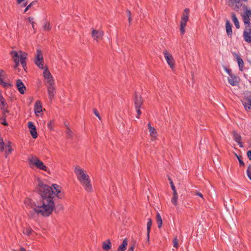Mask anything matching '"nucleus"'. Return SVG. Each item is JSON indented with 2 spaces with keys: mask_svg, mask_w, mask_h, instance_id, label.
<instances>
[{
  "mask_svg": "<svg viewBox=\"0 0 251 251\" xmlns=\"http://www.w3.org/2000/svg\"><path fill=\"white\" fill-rule=\"evenodd\" d=\"M43 28L45 31H50L51 29L50 23L49 22H46L43 25Z\"/></svg>",
  "mask_w": 251,
  "mask_h": 251,
  "instance_id": "32",
  "label": "nucleus"
},
{
  "mask_svg": "<svg viewBox=\"0 0 251 251\" xmlns=\"http://www.w3.org/2000/svg\"><path fill=\"white\" fill-rule=\"evenodd\" d=\"M189 9L185 8L184 12L182 14L180 21V30L181 34H184L185 32V27L187 23L189 20Z\"/></svg>",
  "mask_w": 251,
  "mask_h": 251,
  "instance_id": "6",
  "label": "nucleus"
},
{
  "mask_svg": "<svg viewBox=\"0 0 251 251\" xmlns=\"http://www.w3.org/2000/svg\"><path fill=\"white\" fill-rule=\"evenodd\" d=\"M35 63L40 69H44V59L35 60Z\"/></svg>",
  "mask_w": 251,
  "mask_h": 251,
  "instance_id": "31",
  "label": "nucleus"
},
{
  "mask_svg": "<svg viewBox=\"0 0 251 251\" xmlns=\"http://www.w3.org/2000/svg\"><path fill=\"white\" fill-rule=\"evenodd\" d=\"M32 28L34 29V22H32Z\"/></svg>",
  "mask_w": 251,
  "mask_h": 251,
  "instance_id": "60",
  "label": "nucleus"
},
{
  "mask_svg": "<svg viewBox=\"0 0 251 251\" xmlns=\"http://www.w3.org/2000/svg\"><path fill=\"white\" fill-rule=\"evenodd\" d=\"M43 76L46 80L47 85L54 83L53 77L47 67H45L44 69Z\"/></svg>",
  "mask_w": 251,
  "mask_h": 251,
  "instance_id": "8",
  "label": "nucleus"
},
{
  "mask_svg": "<svg viewBox=\"0 0 251 251\" xmlns=\"http://www.w3.org/2000/svg\"><path fill=\"white\" fill-rule=\"evenodd\" d=\"M16 85V87H17L18 90H19V92L21 94H23L25 93V91L26 90V88H25L24 84L21 81V80H20V79L17 80Z\"/></svg>",
  "mask_w": 251,
  "mask_h": 251,
  "instance_id": "15",
  "label": "nucleus"
},
{
  "mask_svg": "<svg viewBox=\"0 0 251 251\" xmlns=\"http://www.w3.org/2000/svg\"><path fill=\"white\" fill-rule=\"evenodd\" d=\"M35 2V1H32L29 4H28L25 8L24 12H26Z\"/></svg>",
  "mask_w": 251,
  "mask_h": 251,
  "instance_id": "42",
  "label": "nucleus"
},
{
  "mask_svg": "<svg viewBox=\"0 0 251 251\" xmlns=\"http://www.w3.org/2000/svg\"><path fill=\"white\" fill-rule=\"evenodd\" d=\"M91 35L94 40L98 42L102 38L104 35V32L101 30H97L93 28Z\"/></svg>",
  "mask_w": 251,
  "mask_h": 251,
  "instance_id": "9",
  "label": "nucleus"
},
{
  "mask_svg": "<svg viewBox=\"0 0 251 251\" xmlns=\"http://www.w3.org/2000/svg\"><path fill=\"white\" fill-rule=\"evenodd\" d=\"M26 5V3H25V4H24V6H25Z\"/></svg>",
  "mask_w": 251,
  "mask_h": 251,
  "instance_id": "62",
  "label": "nucleus"
},
{
  "mask_svg": "<svg viewBox=\"0 0 251 251\" xmlns=\"http://www.w3.org/2000/svg\"><path fill=\"white\" fill-rule=\"evenodd\" d=\"M247 156L249 159L251 160V151H247Z\"/></svg>",
  "mask_w": 251,
  "mask_h": 251,
  "instance_id": "47",
  "label": "nucleus"
},
{
  "mask_svg": "<svg viewBox=\"0 0 251 251\" xmlns=\"http://www.w3.org/2000/svg\"><path fill=\"white\" fill-rule=\"evenodd\" d=\"M5 73L3 71H0V84L4 87H8L11 86L9 83L5 81Z\"/></svg>",
  "mask_w": 251,
  "mask_h": 251,
  "instance_id": "14",
  "label": "nucleus"
},
{
  "mask_svg": "<svg viewBox=\"0 0 251 251\" xmlns=\"http://www.w3.org/2000/svg\"><path fill=\"white\" fill-rule=\"evenodd\" d=\"M173 194L174 196H178V195H177V193L176 189L174 190H173Z\"/></svg>",
  "mask_w": 251,
  "mask_h": 251,
  "instance_id": "52",
  "label": "nucleus"
},
{
  "mask_svg": "<svg viewBox=\"0 0 251 251\" xmlns=\"http://www.w3.org/2000/svg\"><path fill=\"white\" fill-rule=\"evenodd\" d=\"M243 36L247 43H251V26H245Z\"/></svg>",
  "mask_w": 251,
  "mask_h": 251,
  "instance_id": "10",
  "label": "nucleus"
},
{
  "mask_svg": "<svg viewBox=\"0 0 251 251\" xmlns=\"http://www.w3.org/2000/svg\"><path fill=\"white\" fill-rule=\"evenodd\" d=\"M20 251H26V250L23 247L20 248Z\"/></svg>",
  "mask_w": 251,
  "mask_h": 251,
  "instance_id": "59",
  "label": "nucleus"
},
{
  "mask_svg": "<svg viewBox=\"0 0 251 251\" xmlns=\"http://www.w3.org/2000/svg\"><path fill=\"white\" fill-rule=\"evenodd\" d=\"M238 79V77L234 75L230 76L228 78V82L232 86H236L238 84L239 82Z\"/></svg>",
  "mask_w": 251,
  "mask_h": 251,
  "instance_id": "21",
  "label": "nucleus"
},
{
  "mask_svg": "<svg viewBox=\"0 0 251 251\" xmlns=\"http://www.w3.org/2000/svg\"><path fill=\"white\" fill-rule=\"evenodd\" d=\"M177 201L178 196H173V197L171 199V202L176 206L177 205Z\"/></svg>",
  "mask_w": 251,
  "mask_h": 251,
  "instance_id": "36",
  "label": "nucleus"
},
{
  "mask_svg": "<svg viewBox=\"0 0 251 251\" xmlns=\"http://www.w3.org/2000/svg\"><path fill=\"white\" fill-rule=\"evenodd\" d=\"M37 189L42 198L41 204L31 205V208L37 215L43 217H48L51 215L54 207L53 199L55 197L62 199L64 197V193L62 187L53 184L50 186L44 183L40 179H37Z\"/></svg>",
  "mask_w": 251,
  "mask_h": 251,
  "instance_id": "1",
  "label": "nucleus"
},
{
  "mask_svg": "<svg viewBox=\"0 0 251 251\" xmlns=\"http://www.w3.org/2000/svg\"><path fill=\"white\" fill-rule=\"evenodd\" d=\"M28 21H29V22H30L31 23H32V22H33V18H32V17H29V18H28Z\"/></svg>",
  "mask_w": 251,
  "mask_h": 251,
  "instance_id": "54",
  "label": "nucleus"
},
{
  "mask_svg": "<svg viewBox=\"0 0 251 251\" xmlns=\"http://www.w3.org/2000/svg\"><path fill=\"white\" fill-rule=\"evenodd\" d=\"M236 58L237 59V61L238 62V64L239 67V69L240 71H243V69L244 65V63L243 59L240 57V56L237 54H235Z\"/></svg>",
  "mask_w": 251,
  "mask_h": 251,
  "instance_id": "23",
  "label": "nucleus"
},
{
  "mask_svg": "<svg viewBox=\"0 0 251 251\" xmlns=\"http://www.w3.org/2000/svg\"><path fill=\"white\" fill-rule=\"evenodd\" d=\"M29 164L31 167H36L37 168L43 170L47 171V167L44 165L43 162L41 161L37 156L30 155L28 159Z\"/></svg>",
  "mask_w": 251,
  "mask_h": 251,
  "instance_id": "4",
  "label": "nucleus"
},
{
  "mask_svg": "<svg viewBox=\"0 0 251 251\" xmlns=\"http://www.w3.org/2000/svg\"><path fill=\"white\" fill-rule=\"evenodd\" d=\"M244 13L241 14L245 26H251V9L249 8L246 5L242 6Z\"/></svg>",
  "mask_w": 251,
  "mask_h": 251,
  "instance_id": "5",
  "label": "nucleus"
},
{
  "mask_svg": "<svg viewBox=\"0 0 251 251\" xmlns=\"http://www.w3.org/2000/svg\"><path fill=\"white\" fill-rule=\"evenodd\" d=\"M134 248L135 246L133 245L131 247H130L127 251H134Z\"/></svg>",
  "mask_w": 251,
  "mask_h": 251,
  "instance_id": "49",
  "label": "nucleus"
},
{
  "mask_svg": "<svg viewBox=\"0 0 251 251\" xmlns=\"http://www.w3.org/2000/svg\"><path fill=\"white\" fill-rule=\"evenodd\" d=\"M136 109V111L137 112V116H136L137 118L139 119L140 118V116L141 114V111L140 109V108H135Z\"/></svg>",
  "mask_w": 251,
  "mask_h": 251,
  "instance_id": "45",
  "label": "nucleus"
},
{
  "mask_svg": "<svg viewBox=\"0 0 251 251\" xmlns=\"http://www.w3.org/2000/svg\"><path fill=\"white\" fill-rule=\"evenodd\" d=\"M148 128L149 129H150V128H153V127L151 126V124L150 123H149L148 124Z\"/></svg>",
  "mask_w": 251,
  "mask_h": 251,
  "instance_id": "57",
  "label": "nucleus"
},
{
  "mask_svg": "<svg viewBox=\"0 0 251 251\" xmlns=\"http://www.w3.org/2000/svg\"><path fill=\"white\" fill-rule=\"evenodd\" d=\"M4 150V143L2 142L0 143V151L2 152Z\"/></svg>",
  "mask_w": 251,
  "mask_h": 251,
  "instance_id": "43",
  "label": "nucleus"
},
{
  "mask_svg": "<svg viewBox=\"0 0 251 251\" xmlns=\"http://www.w3.org/2000/svg\"><path fill=\"white\" fill-rule=\"evenodd\" d=\"M142 103L143 99L142 97L139 95L136 94L134 102L135 108H140Z\"/></svg>",
  "mask_w": 251,
  "mask_h": 251,
  "instance_id": "22",
  "label": "nucleus"
},
{
  "mask_svg": "<svg viewBox=\"0 0 251 251\" xmlns=\"http://www.w3.org/2000/svg\"><path fill=\"white\" fill-rule=\"evenodd\" d=\"M42 103L40 100H36L34 105V112L36 115L42 111Z\"/></svg>",
  "mask_w": 251,
  "mask_h": 251,
  "instance_id": "18",
  "label": "nucleus"
},
{
  "mask_svg": "<svg viewBox=\"0 0 251 251\" xmlns=\"http://www.w3.org/2000/svg\"><path fill=\"white\" fill-rule=\"evenodd\" d=\"M32 232V229L30 227L25 228L23 229V232L24 234L26 235H30Z\"/></svg>",
  "mask_w": 251,
  "mask_h": 251,
  "instance_id": "35",
  "label": "nucleus"
},
{
  "mask_svg": "<svg viewBox=\"0 0 251 251\" xmlns=\"http://www.w3.org/2000/svg\"><path fill=\"white\" fill-rule=\"evenodd\" d=\"M11 142H9L8 144L5 146V147L7 148V151H6L5 153V157H6L7 156V155L10 153L12 152V149L10 145Z\"/></svg>",
  "mask_w": 251,
  "mask_h": 251,
  "instance_id": "34",
  "label": "nucleus"
},
{
  "mask_svg": "<svg viewBox=\"0 0 251 251\" xmlns=\"http://www.w3.org/2000/svg\"><path fill=\"white\" fill-rule=\"evenodd\" d=\"M226 29L228 37L230 38H231L233 35L232 25L229 21L228 20H227L226 22Z\"/></svg>",
  "mask_w": 251,
  "mask_h": 251,
  "instance_id": "16",
  "label": "nucleus"
},
{
  "mask_svg": "<svg viewBox=\"0 0 251 251\" xmlns=\"http://www.w3.org/2000/svg\"><path fill=\"white\" fill-rule=\"evenodd\" d=\"M156 223L157 224L158 227L160 228L162 225V220L159 213H157L156 214Z\"/></svg>",
  "mask_w": 251,
  "mask_h": 251,
  "instance_id": "30",
  "label": "nucleus"
},
{
  "mask_svg": "<svg viewBox=\"0 0 251 251\" xmlns=\"http://www.w3.org/2000/svg\"><path fill=\"white\" fill-rule=\"evenodd\" d=\"M30 201V200L29 199H26L25 201V203H29Z\"/></svg>",
  "mask_w": 251,
  "mask_h": 251,
  "instance_id": "53",
  "label": "nucleus"
},
{
  "mask_svg": "<svg viewBox=\"0 0 251 251\" xmlns=\"http://www.w3.org/2000/svg\"><path fill=\"white\" fill-rule=\"evenodd\" d=\"M233 139L236 142L241 148H243V144L241 142V136L235 131L233 132Z\"/></svg>",
  "mask_w": 251,
  "mask_h": 251,
  "instance_id": "20",
  "label": "nucleus"
},
{
  "mask_svg": "<svg viewBox=\"0 0 251 251\" xmlns=\"http://www.w3.org/2000/svg\"><path fill=\"white\" fill-rule=\"evenodd\" d=\"M94 114L100 120H101V117L100 115V114L98 110L96 108H94L93 109Z\"/></svg>",
  "mask_w": 251,
  "mask_h": 251,
  "instance_id": "41",
  "label": "nucleus"
},
{
  "mask_svg": "<svg viewBox=\"0 0 251 251\" xmlns=\"http://www.w3.org/2000/svg\"><path fill=\"white\" fill-rule=\"evenodd\" d=\"M127 245V240L126 239H125L123 241L122 244L119 246L117 251H125L126 249V246Z\"/></svg>",
  "mask_w": 251,
  "mask_h": 251,
  "instance_id": "26",
  "label": "nucleus"
},
{
  "mask_svg": "<svg viewBox=\"0 0 251 251\" xmlns=\"http://www.w3.org/2000/svg\"><path fill=\"white\" fill-rule=\"evenodd\" d=\"M126 12L127 13V15L128 16V17H131V12L129 10H127L126 11Z\"/></svg>",
  "mask_w": 251,
  "mask_h": 251,
  "instance_id": "51",
  "label": "nucleus"
},
{
  "mask_svg": "<svg viewBox=\"0 0 251 251\" xmlns=\"http://www.w3.org/2000/svg\"><path fill=\"white\" fill-rule=\"evenodd\" d=\"M48 127L49 128H50V129H51L52 128V122L51 121H50L48 124Z\"/></svg>",
  "mask_w": 251,
  "mask_h": 251,
  "instance_id": "48",
  "label": "nucleus"
},
{
  "mask_svg": "<svg viewBox=\"0 0 251 251\" xmlns=\"http://www.w3.org/2000/svg\"><path fill=\"white\" fill-rule=\"evenodd\" d=\"M235 155L238 159V161H239V164H240V166H244L245 164L242 160V156L238 155L237 154H235Z\"/></svg>",
  "mask_w": 251,
  "mask_h": 251,
  "instance_id": "38",
  "label": "nucleus"
},
{
  "mask_svg": "<svg viewBox=\"0 0 251 251\" xmlns=\"http://www.w3.org/2000/svg\"><path fill=\"white\" fill-rule=\"evenodd\" d=\"M152 225V220L151 218L148 219V223L147 225V237L148 239H149L150 237V232L151 228V226Z\"/></svg>",
  "mask_w": 251,
  "mask_h": 251,
  "instance_id": "28",
  "label": "nucleus"
},
{
  "mask_svg": "<svg viewBox=\"0 0 251 251\" xmlns=\"http://www.w3.org/2000/svg\"><path fill=\"white\" fill-rule=\"evenodd\" d=\"M28 127L30 130V134L32 137L35 139L37 137V133L36 131V126L33 125L32 122H29L27 124Z\"/></svg>",
  "mask_w": 251,
  "mask_h": 251,
  "instance_id": "13",
  "label": "nucleus"
},
{
  "mask_svg": "<svg viewBox=\"0 0 251 251\" xmlns=\"http://www.w3.org/2000/svg\"><path fill=\"white\" fill-rule=\"evenodd\" d=\"M170 184H171V188H172V190H176L175 186L173 181L170 182Z\"/></svg>",
  "mask_w": 251,
  "mask_h": 251,
  "instance_id": "50",
  "label": "nucleus"
},
{
  "mask_svg": "<svg viewBox=\"0 0 251 251\" xmlns=\"http://www.w3.org/2000/svg\"><path fill=\"white\" fill-rule=\"evenodd\" d=\"M244 76L247 79L250 83H251V68L248 69L244 73Z\"/></svg>",
  "mask_w": 251,
  "mask_h": 251,
  "instance_id": "29",
  "label": "nucleus"
},
{
  "mask_svg": "<svg viewBox=\"0 0 251 251\" xmlns=\"http://www.w3.org/2000/svg\"><path fill=\"white\" fill-rule=\"evenodd\" d=\"M240 0H228V5L234 10L238 11L240 7L242 5Z\"/></svg>",
  "mask_w": 251,
  "mask_h": 251,
  "instance_id": "12",
  "label": "nucleus"
},
{
  "mask_svg": "<svg viewBox=\"0 0 251 251\" xmlns=\"http://www.w3.org/2000/svg\"><path fill=\"white\" fill-rule=\"evenodd\" d=\"M40 59H44L43 56V54H42L41 50H40L39 49H38L37 50V54L36 55L35 60H39Z\"/></svg>",
  "mask_w": 251,
  "mask_h": 251,
  "instance_id": "33",
  "label": "nucleus"
},
{
  "mask_svg": "<svg viewBox=\"0 0 251 251\" xmlns=\"http://www.w3.org/2000/svg\"><path fill=\"white\" fill-rule=\"evenodd\" d=\"M225 71L229 75V76L233 75V74L231 73V70L225 67Z\"/></svg>",
  "mask_w": 251,
  "mask_h": 251,
  "instance_id": "44",
  "label": "nucleus"
},
{
  "mask_svg": "<svg viewBox=\"0 0 251 251\" xmlns=\"http://www.w3.org/2000/svg\"><path fill=\"white\" fill-rule=\"evenodd\" d=\"M247 174L249 179L251 180V165L248 167Z\"/></svg>",
  "mask_w": 251,
  "mask_h": 251,
  "instance_id": "39",
  "label": "nucleus"
},
{
  "mask_svg": "<svg viewBox=\"0 0 251 251\" xmlns=\"http://www.w3.org/2000/svg\"><path fill=\"white\" fill-rule=\"evenodd\" d=\"M242 103L246 110H251V97H245Z\"/></svg>",
  "mask_w": 251,
  "mask_h": 251,
  "instance_id": "17",
  "label": "nucleus"
},
{
  "mask_svg": "<svg viewBox=\"0 0 251 251\" xmlns=\"http://www.w3.org/2000/svg\"><path fill=\"white\" fill-rule=\"evenodd\" d=\"M195 195L200 197L201 198L204 200V198L203 197V195H202V194L201 193L199 192H197L196 193Z\"/></svg>",
  "mask_w": 251,
  "mask_h": 251,
  "instance_id": "46",
  "label": "nucleus"
},
{
  "mask_svg": "<svg viewBox=\"0 0 251 251\" xmlns=\"http://www.w3.org/2000/svg\"><path fill=\"white\" fill-rule=\"evenodd\" d=\"M173 246L176 248H178V240L176 237H175L173 240Z\"/></svg>",
  "mask_w": 251,
  "mask_h": 251,
  "instance_id": "40",
  "label": "nucleus"
},
{
  "mask_svg": "<svg viewBox=\"0 0 251 251\" xmlns=\"http://www.w3.org/2000/svg\"><path fill=\"white\" fill-rule=\"evenodd\" d=\"M74 172L77 179L84 190L87 192H93V188L91 179L86 171L79 166H75L74 167Z\"/></svg>",
  "mask_w": 251,
  "mask_h": 251,
  "instance_id": "2",
  "label": "nucleus"
},
{
  "mask_svg": "<svg viewBox=\"0 0 251 251\" xmlns=\"http://www.w3.org/2000/svg\"><path fill=\"white\" fill-rule=\"evenodd\" d=\"M6 106L7 103L6 101L1 94H0V108L3 110L4 114L8 112V111L6 109Z\"/></svg>",
  "mask_w": 251,
  "mask_h": 251,
  "instance_id": "19",
  "label": "nucleus"
},
{
  "mask_svg": "<svg viewBox=\"0 0 251 251\" xmlns=\"http://www.w3.org/2000/svg\"><path fill=\"white\" fill-rule=\"evenodd\" d=\"M1 124L4 126H7L8 125L5 121H3V122H1Z\"/></svg>",
  "mask_w": 251,
  "mask_h": 251,
  "instance_id": "58",
  "label": "nucleus"
},
{
  "mask_svg": "<svg viewBox=\"0 0 251 251\" xmlns=\"http://www.w3.org/2000/svg\"><path fill=\"white\" fill-rule=\"evenodd\" d=\"M231 18L236 28L239 29L240 28V23L235 13H231Z\"/></svg>",
  "mask_w": 251,
  "mask_h": 251,
  "instance_id": "24",
  "label": "nucleus"
},
{
  "mask_svg": "<svg viewBox=\"0 0 251 251\" xmlns=\"http://www.w3.org/2000/svg\"><path fill=\"white\" fill-rule=\"evenodd\" d=\"M32 98L31 99V100H30V102H31L32 101Z\"/></svg>",
  "mask_w": 251,
  "mask_h": 251,
  "instance_id": "63",
  "label": "nucleus"
},
{
  "mask_svg": "<svg viewBox=\"0 0 251 251\" xmlns=\"http://www.w3.org/2000/svg\"><path fill=\"white\" fill-rule=\"evenodd\" d=\"M132 18L131 17H128V23L130 25L131 22Z\"/></svg>",
  "mask_w": 251,
  "mask_h": 251,
  "instance_id": "56",
  "label": "nucleus"
},
{
  "mask_svg": "<svg viewBox=\"0 0 251 251\" xmlns=\"http://www.w3.org/2000/svg\"><path fill=\"white\" fill-rule=\"evenodd\" d=\"M24 0H17V2L18 4H20Z\"/></svg>",
  "mask_w": 251,
  "mask_h": 251,
  "instance_id": "55",
  "label": "nucleus"
},
{
  "mask_svg": "<svg viewBox=\"0 0 251 251\" xmlns=\"http://www.w3.org/2000/svg\"><path fill=\"white\" fill-rule=\"evenodd\" d=\"M48 95L50 101H51L56 94L55 87L54 86V83L51 84H48L47 85Z\"/></svg>",
  "mask_w": 251,
  "mask_h": 251,
  "instance_id": "11",
  "label": "nucleus"
},
{
  "mask_svg": "<svg viewBox=\"0 0 251 251\" xmlns=\"http://www.w3.org/2000/svg\"><path fill=\"white\" fill-rule=\"evenodd\" d=\"M149 130L150 135L152 141L155 140L157 137V131L154 127L150 128Z\"/></svg>",
  "mask_w": 251,
  "mask_h": 251,
  "instance_id": "25",
  "label": "nucleus"
},
{
  "mask_svg": "<svg viewBox=\"0 0 251 251\" xmlns=\"http://www.w3.org/2000/svg\"><path fill=\"white\" fill-rule=\"evenodd\" d=\"M10 54L12 56L15 63V69H16L18 66L20 61L23 67L25 66V59H26L27 55V54L26 52L22 51H19L18 52L16 51H12L10 52Z\"/></svg>",
  "mask_w": 251,
  "mask_h": 251,
  "instance_id": "3",
  "label": "nucleus"
},
{
  "mask_svg": "<svg viewBox=\"0 0 251 251\" xmlns=\"http://www.w3.org/2000/svg\"><path fill=\"white\" fill-rule=\"evenodd\" d=\"M111 242L110 240H108L106 242L102 243V249L103 250L108 251L111 249Z\"/></svg>",
  "mask_w": 251,
  "mask_h": 251,
  "instance_id": "27",
  "label": "nucleus"
},
{
  "mask_svg": "<svg viewBox=\"0 0 251 251\" xmlns=\"http://www.w3.org/2000/svg\"><path fill=\"white\" fill-rule=\"evenodd\" d=\"M32 98L31 99V100H30V102H31L32 101Z\"/></svg>",
  "mask_w": 251,
  "mask_h": 251,
  "instance_id": "64",
  "label": "nucleus"
},
{
  "mask_svg": "<svg viewBox=\"0 0 251 251\" xmlns=\"http://www.w3.org/2000/svg\"><path fill=\"white\" fill-rule=\"evenodd\" d=\"M163 54L167 64L174 70L175 68V61L173 55L167 50L163 51Z\"/></svg>",
  "mask_w": 251,
  "mask_h": 251,
  "instance_id": "7",
  "label": "nucleus"
},
{
  "mask_svg": "<svg viewBox=\"0 0 251 251\" xmlns=\"http://www.w3.org/2000/svg\"><path fill=\"white\" fill-rule=\"evenodd\" d=\"M169 181H170V182H171V181H173L172 180V179H171L170 178H169Z\"/></svg>",
  "mask_w": 251,
  "mask_h": 251,
  "instance_id": "61",
  "label": "nucleus"
},
{
  "mask_svg": "<svg viewBox=\"0 0 251 251\" xmlns=\"http://www.w3.org/2000/svg\"><path fill=\"white\" fill-rule=\"evenodd\" d=\"M66 133L68 138H72L73 136L72 131L68 127H67Z\"/></svg>",
  "mask_w": 251,
  "mask_h": 251,
  "instance_id": "37",
  "label": "nucleus"
}]
</instances>
